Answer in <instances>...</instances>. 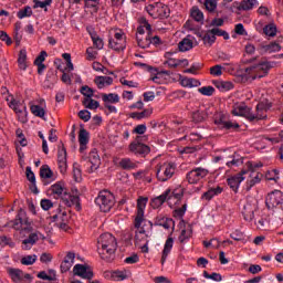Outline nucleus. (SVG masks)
Masks as SVG:
<instances>
[{
    "mask_svg": "<svg viewBox=\"0 0 283 283\" xmlns=\"http://www.w3.org/2000/svg\"><path fill=\"white\" fill-rule=\"evenodd\" d=\"M282 50V46L279 42H271L270 44L261 43L256 46V52L259 54H273V52H280Z\"/></svg>",
    "mask_w": 283,
    "mask_h": 283,
    "instance_id": "obj_17",
    "label": "nucleus"
},
{
    "mask_svg": "<svg viewBox=\"0 0 283 283\" xmlns=\"http://www.w3.org/2000/svg\"><path fill=\"white\" fill-rule=\"evenodd\" d=\"M205 8L208 12H214L216 8H218V0H206Z\"/></svg>",
    "mask_w": 283,
    "mask_h": 283,
    "instance_id": "obj_57",
    "label": "nucleus"
},
{
    "mask_svg": "<svg viewBox=\"0 0 283 283\" xmlns=\"http://www.w3.org/2000/svg\"><path fill=\"white\" fill-rule=\"evenodd\" d=\"M179 52H189V50L193 49V41L188 38L181 40L178 44Z\"/></svg>",
    "mask_w": 283,
    "mask_h": 283,
    "instance_id": "obj_36",
    "label": "nucleus"
},
{
    "mask_svg": "<svg viewBox=\"0 0 283 283\" xmlns=\"http://www.w3.org/2000/svg\"><path fill=\"white\" fill-rule=\"evenodd\" d=\"M117 242L112 233L106 232L97 239V251L102 260L113 262L116 258Z\"/></svg>",
    "mask_w": 283,
    "mask_h": 283,
    "instance_id": "obj_1",
    "label": "nucleus"
},
{
    "mask_svg": "<svg viewBox=\"0 0 283 283\" xmlns=\"http://www.w3.org/2000/svg\"><path fill=\"white\" fill-rule=\"evenodd\" d=\"M9 107L15 112V114H21L23 112L21 109V103H19L17 99H11L9 103Z\"/></svg>",
    "mask_w": 283,
    "mask_h": 283,
    "instance_id": "obj_61",
    "label": "nucleus"
},
{
    "mask_svg": "<svg viewBox=\"0 0 283 283\" xmlns=\"http://www.w3.org/2000/svg\"><path fill=\"white\" fill-rule=\"evenodd\" d=\"M252 172L250 176H251V179L247 181V185H245V191H251V189H253V187H255V185H260V182L262 181V177L263 175L260 174V172Z\"/></svg>",
    "mask_w": 283,
    "mask_h": 283,
    "instance_id": "obj_26",
    "label": "nucleus"
},
{
    "mask_svg": "<svg viewBox=\"0 0 283 283\" xmlns=\"http://www.w3.org/2000/svg\"><path fill=\"white\" fill-rule=\"evenodd\" d=\"M32 14V7L27 6L20 11H18L17 17L18 19H25V17H30Z\"/></svg>",
    "mask_w": 283,
    "mask_h": 283,
    "instance_id": "obj_53",
    "label": "nucleus"
},
{
    "mask_svg": "<svg viewBox=\"0 0 283 283\" xmlns=\"http://www.w3.org/2000/svg\"><path fill=\"white\" fill-rule=\"evenodd\" d=\"M77 116L78 118H81V120H84V123H87L92 118V113H90V111L87 109H83L77 113Z\"/></svg>",
    "mask_w": 283,
    "mask_h": 283,
    "instance_id": "obj_58",
    "label": "nucleus"
},
{
    "mask_svg": "<svg viewBox=\"0 0 283 283\" xmlns=\"http://www.w3.org/2000/svg\"><path fill=\"white\" fill-rule=\"evenodd\" d=\"M139 229L138 231H136L135 234V242L136 244H138V242H148L147 241V233L145 232V228H137Z\"/></svg>",
    "mask_w": 283,
    "mask_h": 283,
    "instance_id": "obj_47",
    "label": "nucleus"
},
{
    "mask_svg": "<svg viewBox=\"0 0 283 283\" xmlns=\"http://www.w3.org/2000/svg\"><path fill=\"white\" fill-rule=\"evenodd\" d=\"M34 6L33 8H48V6H52V0H45V1H39V0H34L33 1Z\"/></svg>",
    "mask_w": 283,
    "mask_h": 283,
    "instance_id": "obj_62",
    "label": "nucleus"
},
{
    "mask_svg": "<svg viewBox=\"0 0 283 283\" xmlns=\"http://www.w3.org/2000/svg\"><path fill=\"white\" fill-rule=\"evenodd\" d=\"M7 272L11 277L12 282H23V280H32V275L28 273L24 274L22 270L17 268H8Z\"/></svg>",
    "mask_w": 283,
    "mask_h": 283,
    "instance_id": "obj_18",
    "label": "nucleus"
},
{
    "mask_svg": "<svg viewBox=\"0 0 283 283\" xmlns=\"http://www.w3.org/2000/svg\"><path fill=\"white\" fill-rule=\"evenodd\" d=\"M283 203V192L282 190H273L265 197V205L268 209H276V207H282Z\"/></svg>",
    "mask_w": 283,
    "mask_h": 283,
    "instance_id": "obj_10",
    "label": "nucleus"
},
{
    "mask_svg": "<svg viewBox=\"0 0 283 283\" xmlns=\"http://www.w3.org/2000/svg\"><path fill=\"white\" fill-rule=\"evenodd\" d=\"M154 114V109L151 108H146L143 112L138 113V112H134L130 113V118H135V120H143V118H149V116Z\"/></svg>",
    "mask_w": 283,
    "mask_h": 283,
    "instance_id": "obj_33",
    "label": "nucleus"
},
{
    "mask_svg": "<svg viewBox=\"0 0 283 283\" xmlns=\"http://www.w3.org/2000/svg\"><path fill=\"white\" fill-rule=\"evenodd\" d=\"M52 176H54V172H52V169H50V166L43 165L40 169V177L48 179V178H52Z\"/></svg>",
    "mask_w": 283,
    "mask_h": 283,
    "instance_id": "obj_49",
    "label": "nucleus"
},
{
    "mask_svg": "<svg viewBox=\"0 0 283 283\" xmlns=\"http://www.w3.org/2000/svg\"><path fill=\"white\" fill-rule=\"evenodd\" d=\"M198 92L202 94V96H213L216 88L213 86H202L198 88Z\"/></svg>",
    "mask_w": 283,
    "mask_h": 283,
    "instance_id": "obj_51",
    "label": "nucleus"
},
{
    "mask_svg": "<svg viewBox=\"0 0 283 283\" xmlns=\"http://www.w3.org/2000/svg\"><path fill=\"white\" fill-rule=\"evenodd\" d=\"M95 205L99 207V210L103 211V213H108V211H112L114 205H116L114 193L109 190L99 191L98 196L95 198Z\"/></svg>",
    "mask_w": 283,
    "mask_h": 283,
    "instance_id": "obj_3",
    "label": "nucleus"
},
{
    "mask_svg": "<svg viewBox=\"0 0 283 283\" xmlns=\"http://www.w3.org/2000/svg\"><path fill=\"white\" fill-rule=\"evenodd\" d=\"M41 235H43L41 232H31L27 239L22 240L23 251H30V249H32L40 240Z\"/></svg>",
    "mask_w": 283,
    "mask_h": 283,
    "instance_id": "obj_20",
    "label": "nucleus"
},
{
    "mask_svg": "<svg viewBox=\"0 0 283 283\" xmlns=\"http://www.w3.org/2000/svg\"><path fill=\"white\" fill-rule=\"evenodd\" d=\"M207 111L198 109L192 113L193 123H205L207 120Z\"/></svg>",
    "mask_w": 283,
    "mask_h": 283,
    "instance_id": "obj_38",
    "label": "nucleus"
},
{
    "mask_svg": "<svg viewBox=\"0 0 283 283\" xmlns=\"http://www.w3.org/2000/svg\"><path fill=\"white\" fill-rule=\"evenodd\" d=\"M209 176V170L202 167H197L186 175V180L189 185H198L200 180Z\"/></svg>",
    "mask_w": 283,
    "mask_h": 283,
    "instance_id": "obj_8",
    "label": "nucleus"
},
{
    "mask_svg": "<svg viewBox=\"0 0 283 283\" xmlns=\"http://www.w3.org/2000/svg\"><path fill=\"white\" fill-rule=\"evenodd\" d=\"M128 149L129 151H132V154H135V156L143 157L147 156L151 151V148L149 146L140 142V137H136V139L129 144Z\"/></svg>",
    "mask_w": 283,
    "mask_h": 283,
    "instance_id": "obj_9",
    "label": "nucleus"
},
{
    "mask_svg": "<svg viewBox=\"0 0 283 283\" xmlns=\"http://www.w3.org/2000/svg\"><path fill=\"white\" fill-rule=\"evenodd\" d=\"M137 39V45L138 48H142L143 50L149 48L151 45V36L150 34H147V35H137L136 36Z\"/></svg>",
    "mask_w": 283,
    "mask_h": 283,
    "instance_id": "obj_34",
    "label": "nucleus"
},
{
    "mask_svg": "<svg viewBox=\"0 0 283 283\" xmlns=\"http://www.w3.org/2000/svg\"><path fill=\"white\" fill-rule=\"evenodd\" d=\"M176 174V164L174 163H164L161 165H157L156 167V176L159 182H167L170 178H174Z\"/></svg>",
    "mask_w": 283,
    "mask_h": 283,
    "instance_id": "obj_5",
    "label": "nucleus"
},
{
    "mask_svg": "<svg viewBox=\"0 0 283 283\" xmlns=\"http://www.w3.org/2000/svg\"><path fill=\"white\" fill-rule=\"evenodd\" d=\"M213 85L219 90V92H230V90H233L234 87L232 82L229 81H214Z\"/></svg>",
    "mask_w": 283,
    "mask_h": 283,
    "instance_id": "obj_30",
    "label": "nucleus"
},
{
    "mask_svg": "<svg viewBox=\"0 0 283 283\" xmlns=\"http://www.w3.org/2000/svg\"><path fill=\"white\" fill-rule=\"evenodd\" d=\"M62 59L66 61V67L70 72L74 70V64L72 63V55L70 53H63Z\"/></svg>",
    "mask_w": 283,
    "mask_h": 283,
    "instance_id": "obj_59",
    "label": "nucleus"
},
{
    "mask_svg": "<svg viewBox=\"0 0 283 283\" xmlns=\"http://www.w3.org/2000/svg\"><path fill=\"white\" fill-rule=\"evenodd\" d=\"M147 198L139 197L137 200V214L135 218V229H140L145 221V207H147Z\"/></svg>",
    "mask_w": 283,
    "mask_h": 283,
    "instance_id": "obj_12",
    "label": "nucleus"
},
{
    "mask_svg": "<svg viewBox=\"0 0 283 283\" xmlns=\"http://www.w3.org/2000/svg\"><path fill=\"white\" fill-rule=\"evenodd\" d=\"M275 65H277V62H261L255 66L248 67L245 72H248V74H251V72H262L252 76V81H255V78H264V76L269 74V70H273Z\"/></svg>",
    "mask_w": 283,
    "mask_h": 283,
    "instance_id": "obj_6",
    "label": "nucleus"
},
{
    "mask_svg": "<svg viewBox=\"0 0 283 283\" xmlns=\"http://www.w3.org/2000/svg\"><path fill=\"white\" fill-rule=\"evenodd\" d=\"M61 200L66 207H76V209L80 211V209H81V197H78L76 195L74 196V195L67 192V190H66L62 195Z\"/></svg>",
    "mask_w": 283,
    "mask_h": 283,
    "instance_id": "obj_16",
    "label": "nucleus"
},
{
    "mask_svg": "<svg viewBox=\"0 0 283 283\" xmlns=\"http://www.w3.org/2000/svg\"><path fill=\"white\" fill-rule=\"evenodd\" d=\"M146 12L153 19H169V14H171L169 7L163 2H154L146 6Z\"/></svg>",
    "mask_w": 283,
    "mask_h": 283,
    "instance_id": "obj_4",
    "label": "nucleus"
},
{
    "mask_svg": "<svg viewBox=\"0 0 283 283\" xmlns=\"http://www.w3.org/2000/svg\"><path fill=\"white\" fill-rule=\"evenodd\" d=\"M190 17L198 23H200V21L205 20V13H202V11H200V9L198 7H192Z\"/></svg>",
    "mask_w": 283,
    "mask_h": 283,
    "instance_id": "obj_44",
    "label": "nucleus"
},
{
    "mask_svg": "<svg viewBox=\"0 0 283 283\" xmlns=\"http://www.w3.org/2000/svg\"><path fill=\"white\" fill-rule=\"evenodd\" d=\"M203 277H206V280H212V282H222V275L217 272L209 274V272L203 271Z\"/></svg>",
    "mask_w": 283,
    "mask_h": 283,
    "instance_id": "obj_50",
    "label": "nucleus"
},
{
    "mask_svg": "<svg viewBox=\"0 0 283 283\" xmlns=\"http://www.w3.org/2000/svg\"><path fill=\"white\" fill-rule=\"evenodd\" d=\"M102 101L104 103H120V96H118L116 93L103 94Z\"/></svg>",
    "mask_w": 283,
    "mask_h": 283,
    "instance_id": "obj_43",
    "label": "nucleus"
},
{
    "mask_svg": "<svg viewBox=\"0 0 283 283\" xmlns=\"http://www.w3.org/2000/svg\"><path fill=\"white\" fill-rule=\"evenodd\" d=\"M78 143H80V151L83 154L84 149H87V144L90 143V132L83 128L81 125V129L78 133Z\"/></svg>",
    "mask_w": 283,
    "mask_h": 283,
    "instance_id": "obj_21",
    "label": "nucleus"
},
{
    "mask_svg": "<svg viewBox=\"0 0 283 283\" xmlns=\"http://www.w3.org/2000/svg\"><path fill=\"white\" fill-rule=\"evenodd\" d=\"M73 178L75 182H81V178H82L81 167L76 163L73 164Z\"/></svg>",
    "mask_w": 283,
    "mask_h": 283,
    "instance_id": "obj_56",
    "label": "nucleus"
},
{
    "mask_svg": "<svg viewBox=\"0 0 283 283\" xmlns=\"http://www.w3.org/2000/svg\"><path fill=\"white\" fill-rule=\"evenodd\" d=\"M202 41L205 43V45H212L216 43V36L211 33V31L209 30L202 38Z\"/></svg>",
    "mask_w": 283,
    "mask_h": 283,
    "instance_id": "obj_55",
    "label": "nucleus"
},
{
    "mask_svg": "<svg viewBox=\"0 0 283 283\" xmlns=\"http://www.w3.org/2000/svg\"><path fill=\"white\" fill-rule=\"evenodd\" d=\"M18 64L20 70H28V52L23 49L19 53Z\"/></svg>",
    "mask_w": 283,
    "mask_h": 283,
    "instance_id": "obj_37",
    "label": "nucleus"
},
{
    "mask_svg": "<svg viewBox=\"0 0 283 283\" xmlns=\"http://www.w3.org/2000/svg\"><path fill=\"white\" fill-rule=\"evenodd\" d=\"M242 216L247 222H251V220H253V218H255V212H254L253 208H251V206H244Z\"/></svg>",
    "mask_w": 283,
    "mask_h": 283,
    "instance_id": "obj_42",
    "label": "nucleus"
},
{
    "mask_svg": "<svg viewBox=\"0 0 283 283\" xmlns=\"http://www.w3.org/2000/svg\"><path fill=\"white\" fill-rule=\"evenodd\" d=\"M65 189L61 184H54L51 186V193H53L54 198H63V193H65Z\"/></svg>",
    "mask_w": 283,
    "mask_h": 283,
    "instance_id": "obj_40",
    "label": "nucleus"
},
{
    "mask_svg": "<svg viewBox=\"0 0 283 283\" xmlns=\"http://www.w3.org/2000/svg\"><path fill=\"white\" fill-rule=\"evenodd\" d=\"M170 193H171V190H166L163 195L154 198L150 202V207H153V209H158L159 207H163L167 198H169Z\"/></svg>",
    "mask_w": 283,
    "mask_h": 283,
    "instance_id": "obj_24",
    "label": "nucleus"
},
{
    "mask_svg": "<svg viewBox=\"0 0 283 283\" xmlns=\"http://www.w3.org/2000/svg\"><path fill=\"white\" fill-rule=\"evenodd\" d=\"M140 25L137 28V36H145V29L147 30V34H151V24L147 21L146 18H142L139 21Z\"/></svg>",
    "mask_w": 283,
    "mask_h": 283,
    "instance_id": "obj_28",
    "label": "nucleus"
},
{
    "mask_svg": "<svg viewBox=\"0 0 283 283\" xmlns=\"http://www.w3.org/2000/svg\"><path fill=\"white\" fill-rule=\"evenodd\" d=\"M220 193H222V187L218 186L217 188L208 189V191H206L201 198L203 200H212L216 198V196H220Z\"/></svg>",
    "mask_w": 283,
    "mask_h": 283,
    "instance_id": "obj_32",
    "label": "nucleus"
},
{
    "mask_svg": "<svg viewBox=\"0 0 283 283\" xmlns=\"http://www.w3.org/2000/svg\"><path fill=\"white\" fill-rule=\"evenodd\" d=\"M67 161V149L63 142L60 143L57 147V163Z\"/></svg>",
    "mask_w": 283,
    "mask_h": 283,
    "instance_id": "obj_39",
    "label": "nucleus"
},
{
    "mask_svg": "<svg viewBox=\"0 0 283 283\" xmlns=\"http://www.w3.org/2000/svg\"><path fill=\"white\" fill-rule=\"evenodd\" d=\"M27 179L34 187L33 193H39V189L36 188V176H34V172L30 166L27 167Z\"/></svg>",
    "mask_w": 283,
    "mask_h": 283,
    "instance_id": "obj_41",
    "label": "nucleus"
},
{
    "mask_svg": "<svg viewBox=\"0 0 283 283\" xmlns=\"http://www.w3.org/2000/svg\"><path fill=\"white\" fill-rule=\"evenodd\" d=\"M85 8H94L98 12V0H84Z\"/></svg>",
    "mask_w": 283,
    "mask_h": 283,
    "instance_id": "obj_64",
    "label": "nucleus"
},
{
    "mask_svg": "<svg viewBox=\"0 0 283 283\" xmlns=\"http://www.w3.org/2000/svg\"><path fill=\"white\" fill-rule=\"evenodd\" d=\"M118 167L126 171H132V169H136V167H138V164L129 158H122L118 163Z\"/></svg>",
    "mask_w": 283,
    "mask_h": 283,
    "instance_id": "obj_29",
    "label": "nucleus"
},
{
    "mask_svg": "<svg viewBox=\"0 0 283 283\" xmlns=\"http://www.w3.org/2000/svg\"><path fill=\"white\" fill-rule=\"evenodd\" d=\"M88 34L93 41V45L97 50H103V48L105 46V43L103 42V39H101V36H98V34H96V31H90Z\"/></svg>",
    "mask_w": 283,
    "mask_h": 283,
    "instance_id": "obj_35",
    "label": "nucleus"
},
{
    "mask_svg": "<svg viewBox=\"0 0 283 283\" xmlns=\"http://www.w3.org/2000/svg\"><path fill=\"white\" fill-rule=\"evenodd\" d=\"M94 83L97 85L98 90H103V87L112 85V83H114V78L109 76H96Z\"/></svg>",
    "mask_w": 283,
    "mask_h": 283,
    "instance_id": "obj_27",
    "label": "nucleus"
},
{
    "mask_svg": "<svg viewBox=\"0 0 283 283\" xmlns=\"http://www.w3.org/2000/svg\"><path fill=\"white\" fill-rule=\"evenodd\" d=\"M83 105H84V107H86L87 109H98V107H101V104L98 103V101L93 99L92 97H90V98H84Z\"/></svg>",
    "mask_w": 283,
    "mask_h": 283,
    "instance_id": "obj_45",
    "label": "nucleus"
},
{
    "mask_svg": "<svg viewBox=\"0 0 283 283\" xmlns=\"http://www.w3.org/2000/svg\"><path fill=\"white\" fill-rule=\"evenodd\" d=\"M81 94H83V96H85V98H92V96H94V90H92V87L85 85V86H82Z\"/></svg>",
    "mask_w": 283,
    "mask_h": 283,
    "instance_id": "obj_60",
    "label": "nucleus"
},
{
    "mask_svg": "<svg viewBox=\"0 0 283 283\" xmlns=\"http://www.w3.org/2000/svg\"><path fill=\"white\" fill-rule=\"evenodd\" d=\"M108 48L114 50L115 52H124L125 48H127V38L125 33L116 32L114 39L108 40Z\"/></svg>",
    "mask_w": 283,
    "mask_h": 283,
    "instance_id": "obj_7",
    "label": "nucleus"
},
{
    "mask_svg": "<svg viewBox=\"0 0 283 283\" xmlns=\"http://www.w3.org/2000/svg\"><path fill=\"white\" fill-rule=\"evenodd\" d=\"M245 174H249V170H242L241 172L228 178V186L234 191V193H238V189H240V185L243 182Z\"/></svg>",
    "mask_w": 283,
    "mask_h": 283,
    "instance_id": "obj_15",
    "label": "nucleus"
},
{
    "mask_svg": "<svg viewBox=\"0 0 283 283\" xmlns=\"http://www.w3.org/2000/svg\"><path fill=\"white\" fill-rule=\"evenodd\" d=\"M38 277L40 280H48L49 282H54L56 281V273H54L53 270H50V275H49L45 271H42L38 274Z\"/></svg>",
    "mask_w": 283,
    "mask_h": 283,
    "instance_id": "obj_48",
    "label": "nucleus"
},
{
    "mask_svg": "<svg viewBox=\"0 0 283 283\" xmlns=\"http://www.w3.org/2000/svg\"><path fill=\"white\" fill-rule=\"evenodd\" d=\"M269 109H271V104L264 103V102H260L255 106V111L254 112L250 108L251 116H258V118H255V119H248V120L250 123H258V120L266 119V116H268L266 112H269Z\"/></svg>",
    "mask_w": 283,
    "mask_h": 283,
    "instance_id": "obj_11",
    "label": "nucleus"
},
{
    "mask_svg": "<svg viewBox=\"0 0 283 283\" xmlns=\"http://www.w3.org/2000/svg\"><path fill=\"white\" fill-rule=\"evenodd\" d=\"M31 112L34 116H38V118H43L45 116V109L39 105H32Z\"/></svg>",
    "mask_w": 283,
    "mask_h": 283,
    "instance_id": "obj_52",
    "label": "nucleus"
},
{
    "mask_svg": "<svg viewBox=\"0 0 283 283\" xmlns=\"http://www.w3.org/2000/svg\"><path fill=\"white\" fill-rule=\"evenodd\" d=\"M73 275L82 277V280H92L94 272L87 268V265L75 264L73 268Z\"/></svg>",
    "mask_w": 283,
    "mask_h": 283,
    "instance_id": "obj_14",
    "label": "nucleus"
},
{
    "mask_svg": "<svg viewBox=\"0 0 283 283\" xmlns=\"http://www.w3.org/2000/svg\"><path fill=\"white\" fill-rule=\"evenodd\" d=\"M210 74L212 76H222V65L217 64L210 69Z\"/></svg>",
    "mask_w": 283,
    "mask_h": 283,
    "instance_id": "obj_63",
    "label": "nucleus"
},
{
    "mask_svg": "<svg viewBox=\"0 0 283 283\" xmlns=\"http://www.w3.org/2000/svg\"><path fill=\"white\" fill-rule=\"evenodd\" d=\"M233 116H242L247 120H255L258 116L251 115V107L247 106L244 103H240L233 106L232 109Z\"/></svg>",
    "mask_w": 283,
    "mask_h": 283,
    "instance_id": "obj_13",
    "label": "nucleus"
},
{
    "mask_svg": "<svg viewBox=\"0 0 283 283\" xmlns=\"http://www.w3.org/2000/svg\"><path fill=\"white\" fill-rule=\"evenodd\" d=\"M88 163L91 164V172L96 171V169L101 167V157L98 156V151L96 149L91 150L88 155Z\"/></svg>",
    "mask_w": 283,
    "mask_h": 283,
    "instance_id": "obj_22",
    "label": "nucleus"
},
{
    "mask_svg": "<svg viewBox=\"0 0 283 283\" xmlns=\"http://www.w3.org/2000/svg\"><path fill=\"white\" fill-rule=\"evenodd\" d=\"M155 227H163L164 229H175L176 228V221H174V219L171 218H167L164 214H158L155 218V222H154Z\"/></svg>",
    "mask_w": 283,
    "mask_h": 283,
    "instance_id": "obj_19",
    "label": "nucleus"
},
{
    "mask_svg": "<svg viewBox=\"0 0 283 283\" xmlns=\"http://www.w3.org/2000/svg\"><path fill=\"white\" fill-rule=\"evenodd\" d=\"M255 6H259L258 0H242L240 2V4L238 6V10L239 11H249V10H253V8H255Z\"/></svg>",
    "mask_w": 283,
    "mask_h": 283,
    "instance_id": "obj_31",
    "label": "nucleus"
},
{
    "mask_svg": "<svg viewBox=\"0 0 283 283\" xmlns=\"http://www.w3.org/2000/svg\"><path fill=\"white\" fill-rule=\"evenodd\" d=\"M263 33L265 36H275L277 34V27L275 23H270L263 28Z\"/></svg>",
    "mask_w": 283,
    "mask_h": 283,
    "instance_id": "obj_46",
    "label": "nucleus"
},
{
    "mask_svg": "<svg viewBox=\"0 0 283 283\" xmlns=\"http://www.w3.org/2000/svg\"><path fill=\"white\" fill-rule=\"evenodd\" d=\"M12 229L15 231H24L25 233H32L34 228L32 227V221L28 218L25 210L20 209L15 216V219L11 221Z\"/></svg>",
    "mask_w": 283,
    "mask_h": 283,
    "instance_id": "obj_2",
    "label": "nucleus"
},
{
    "mask_svg": "<svg viewBox=\"0 0 283 283\" xmlns=\"http://www.w3.org/2000/svg\"><path fill=\"white\" fill-rule=\"evenodd\" d=\"M34 262H36V254L27 255L21 259V264L24 266H31V264H34Z\"/></svg>",
    "mask_w": 283,
    "mask_h": 283,
    "instance_id": "obj_54",
    "label": "nucleus"
},
{
    "mask_svg": "<svg viewBox=\"0 0 283 283\" xmlns=\"http://www.w3.org/2000/svg\"><path fill=\"white\" fill-rule=\"evenodd\" d=\"M171 249H174V238L169 237L164 245L161 264H165V262H167V258L169 256V253H171Z\"/></svg>",
    "mask_w": 283,
    "mask_h": 283,
    "instance_id": "obj_25",
    "label": "nucleus"
},
{
    "mask_svg": "<svg viewBox=\"0 0 283 283\" xmlns=\"http://www.w3.org/2000/svg\"><path fill=\"white\" fill-rule=\"evenodd\" d=\"M216 125L219 127V129H240V124L231 120H224L222 118L214 120Z\"/></svg>",
    "mask_w": 283,
    "mask_h": 283,
    "instance_id": "obj_23",
    "label": "nucleus"
}]
</instances>
